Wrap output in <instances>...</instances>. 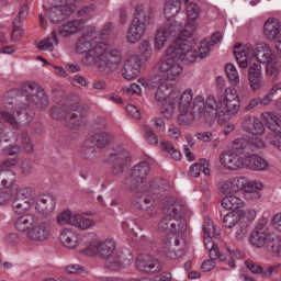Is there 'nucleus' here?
I'll use <instances>...</instances> for the list:
<instances>
[{
    "label": "nucleus",
    "instance_id": "5701e85b",
    "mask_svg": "<svg viewBox=\"0 0 281 281\" xmlns=\"http://www.w3.org/2000/svg\"><path fill=\"white\" fill-rule=\"evenodd\" d=\"M224 93V112L236 115V112L240 111V99H238L236 89L226 88Z\"/></svg>",
    "mask_w": 281,
    "mask_h": 281
},
{
    "label": "nucleus",
    "instance_id": "f704fd0d",
    "mask_svg": "<svg viewBox=\"0 0 281 281\" xmlns=\"http://www.w3.org/2000/svg\"><path fill=\"white\" fill-rule=\"evenodd\" d=\"M146 24H139L137 22H133L130 26L127 34H126V41L131 44L139 43L142 41V37L146 33Z\"/></svg>",
    "mask_w": 281,
    "mask_h": 281
},
{
    "label": "nucleus",
    "instance_id": "473e14b6",
    "mask_svg": "<svg viewBox=\"0 0 281 281\" xmlns=\"http://www.w3.org/2000/svg\"><path fill=\"white\" fill-rule=\"evenodd\" d=\"M95 34V27L90 26L87 30V33L80 37V40L77 43L76 52L77 54H89V49L93 47V44H91V36Z\"/></svg>",
    "mask_w": 281,
    "mask_h": 281
},
{
    "label": "nucleus",
    "instance_id": "bf43d9fd",
    "mask_svg": "<svg viewBox=\"0 0 281 281\" xmlns=\"http://www.w3.org/2000/svg\"><path fill=\"white\" fill-rule=\"evenodd\" d=\"M203 233L204 237L212 238V236H221V233H216V228L214 227V223L212 220H206L203 224Z\"/></svg>",
    "mask_w": 281,
    "mask_h": 281
},
{
    "label": "nucleus",
    "instance_id": "20e7f679",
    "mask_svg": "<svg viewBox=\"0 0 281 281\" xmlns=\"http://www.w3.org/2000/svg\"><path fill=\"white\" fill-rule=\"evenodd\" d=\"M233 54L241 69H247L249 59L259 64H267L276 58L271 46L267 43L256 44L255 47L251 44H236Z\"/></svg>",
    "mask_w": 281,
    "mask_h": 281
},
{
    "label": "nucleus",
    "instance_id": "b1692460",
    "mask_svg": "<svg viewBox=\"0 0 281 281\" xmlns=\"http://www.w3.org/2000/svg\"><path fill=\"white\" fill-rule=\"evenodd\" d=\"M16 166V159H9L0 162V177L5 188H10L16 181V173L12 171V168Z\"/></svg>",
    "mask_w": 281,
    "mask_h": 281
},
{
    "label": "nucleus",
    "instance_id": "338daca9",
    "mask_svg": "<svg viewBox=\"0 0 281 281\" xmlns=\"http://www.w3.org/2000/svg\"><path fill=\"white\" fill-rule=\"evenodd\" d=\"M138 49L142 56H145L147 59L153 56V48L150 47V42L148 41H143Z\"/></svg>",
    "mask_w": 281,
    "mask_h": 281
},
{
    "label": "nucleus",
    "instance_id": "f257e3e1",
    "mask_svg": "<svg viewBox=\"0 0 281 281\" xmlns=\"http://www.w3.org/2000/svg\"><path fill=\"white\" fill-rule=\"evenodd\" d=\"M23 91L25 94L18 95L15 99V109L21 124H30L34 119V112H27V109L34 104L40 111H45L49 106V99L45 90L34 81L27 82Z\"/></svg>",
    "mask_w": 281,
    "mask_h": 281
},
{
    "label": "nucleus",
    "instance_id": "9d476101",
    "mask_svg": "<svg viewBox=\"0 0 281 281\" xmlns=\"http://www.w3.org/2000/svg\"><path fill=\"white\" fill-rule=\"evenodd\" d=\"M165 54L166 56H176L180 63H194L199 58L196 50L192 49V43L186 38L176 40Z\"/></svg>",
    "mask_w": 281,
    "mask_h": 281
},
{
    "label": "nucleus",
    "instance_id": "69168bd1",
    "mask_svg": "<svg viewBox=\"0 0 281 281\" xmlns=\"http://www.w3.org/2000/svg\"><path fill=\"white\" fill-rule=\"evenodd\" d=\"M266 139L270 146L277 148L281 153V136L276 134H268Z\"/></svg>",
    "mask_w": 281,
    "mask_h": 281
},
{
    "label": "nucleus",
    "instance_id": "a19ab883",
    "mask_svg": "<svg viewBox=\"0 0 281 281\" xmlns=\"http://www.w3.org/2000/svg\"><path fill=\"white\" fill-rule=\"evenodd\" d=\"M148 172H150V165L148 164V161H142L136 166H134L131 175L132 177H134V179H140L142 181H149L148 179H146V177L148 176Z\"/></svg>",
    "mask_w": 281,
    "mask_h": 281
},
{
    "label": "nucleus",
    "instance_id": "5fc2aeb1",
    "mask_svg": "<svg viewBox=\"0 0 281 281\" xmlns=\"http://www.w3.org/2000/svg\"><path fill=\"white\" fill-rule=\"evenodd\" d=\"M22 25L23 20L15 18V20L13 21V32L11 36V41H13L14 43H16V41H21L23 36V29H21Z\"/></svg>",
    "mask_w": 281,
    "mask_h": 281
},
{
    "label": "nucleus",
    "instance_id": "37998d69",
    "mask_svg": "<svg viewBox=\"0 0 281 281\" xmlns=\"http://www.w3.org/2000/svg\"><path fill=\"white\" fill-rule=\"evenodd\" d=\"M55 207L56 202H54V199L43 198L37 202L35 210L40 212V214H52Z\"/></svg>",
    "mask_w": 281,
    "mask_h": 281
},
{
    "label": "nucleus",
    "instance_id": "9b49d317",
    "mask_svg": "<svg viewBox=\"0 0 281 281\" xmlns=\"http://www.w3.org/2000/svg\"><path fill=\"white\" fill-rule=\"evenodd\" d=\"M108 162L113 164L111 167V175L113 177H122L124 170L131 166V155L123 147H116L110 153Z\"/></svg>",
    "mask_w": 281,
    "mask_h": 281
},
{
    "label": "nucleus",
    "instance_id": "a878e982",
    "mask_svg": "<svg viewBox=\"0 0 281 281\" xmlns=\"http://www.w3.org/2000/svg\"><path fill=\"white\" fill-rule=\"evenodd\" d=\"M94 148H99L100 150H104V148H109L113 142H115V134L111 132L100 131L90 136L88 138Z\"/></svg>",
    "mask_w": 281,
    "mask_h": 281
},
{
    "label": "nucleus",
    "instance_id": "c9c22d12",
    "mask_svg": "<svg viewBox=\"0 0 281 281\" xmlns=\"http://www.w3.org/2000/svg\"><path fill=\"white\" fill-rule=\"evenodd\" d=\"M46 15L52 23H63L69 18V11L65 7H52L46 10Z\"/></svg>",
    "mask_w": 281,
    "mask_h": 281
},
{
    "label": "nucleus",
    "instance_id": "2eb2a0df",
    "mask_svg": "<svg viewBox=\"0 0 281 281\" xmlns=\"http://www.w3.org/2000/svg\"><path fill=\"white\" fill-rule=\"evenodd\" d=\"M12 210L14 214H18V216H21V214H25L32 210L31 188H22L18 190L13 199Z\"/></svg>",
    "mask_w": 281,
    "mask_h": 281
},
{
    "label": "nucleus",
    "instance_id": "423d86ee",
    "mask_svg": "<svg viewBox=\"0 0 281 281\" xmlns=\"http://www.w3.org/2000/svg\"><path fill=\"white\" fill-rule=\"evenodd\" d=\"M82 243L87 245L85 249L87 256H99V258H102L105 262H109L115 256L116 246L113 239L99 241L98 235L94 233H86L82 237Z\"/></svg>",
    "mask_w": 281,
    "mask_h": 281
},
{
    "label": "nucleus",
    "instance_id": "052dcab7",
    "mask_svg": "<svg viewBox=\"0 0 281 281\" xmlns=\"http://www.w3.org/2000/svg\"><path fill=\"white\" fill-rule=\"evenodd\" d=\"M186 12H187L188 19H190L191 21H194L199 19V13L201 12V10L199 9V5L194 3H189L187 5Z\"/></svg>",
    "mask_w": 281,
    "mask_h": 281
},
{
    "label": "nucleus",
    "instance_id": "0eeeda50",
    "mask_svg": "<svg viewBox=\"0 0 281 281\" xmlns=\"http://www.w3.org/2000/svg\"><path fill=\"white\" fill-rule=\"evenodd\" d=\"M53 120H66L72 126H79L82 120V108L78 101H66L57 103L50 110Z\"/></svg>",
    "mask_w": 281,
    "mask_h": 281
},
{
    "label": "nucleus",
    "instance_id": "a211bd4d",
    "mask_svg": "<svg viewBox=\"0 0 281 281\" xmlns=\"http://www.w3.org/2000/svg\"><path fill=\"white\" fill-rule=\"evenodd\" d=\"M52 236V223L49 221H43L40 224H35L29 233L26 238L32 243H47Z\"/></svg>",
    "mask_w": 281,
    "mask_h": 281
},
{
    "label": "nucleus",
    "instance_id": "2f4dec72",
    "mask_svg": "<svg viewBox=\"0 0 281 281\" xmlns=\"http://www.w3.org/2000/svg\"><path fill=\"white\" fill-rule=\"evenodd\" d=\"M82 25H85V20L68 21L58 27V34L64 38L74 36V34H78L82 30Z\"/></svg>",
    "mask_w": 281,
    "mask_h": 281
},
{
    "label": "nucleus",
    "instance_id": "864d4df0",
    "mask_svg": "<svg viewBox=\"0 0 281 281\" xmlns=\"http://www.w3.org/2000/svg\"><path fill=\"white\" fill-rule=\"evenodd\" d=\"M268 117L274 123V125H269L270 131H272L270 135H280L281 137V116L274 113H268Z\"/></svg>",
    "mask_w": 281,
    "mask_h": 281
},
{
    "label": "nucleus",
    "instance_id": "7c9ffc66",
    "mask_svg": "<svg viewBox=\"0 0 281 281\" xmlns=\"http://www.w3.org/2000/svg\"><path fill=\"white\" fill-rule=\"evenodd\" d=\"M241 126L246 133H251V135H265V124L256 116H246Z\"/></svg>",
    "mask_w": 281,
    "mask_h": 281
},
{
    "label": "nucleus",
    "instance_id": "4be33fe9",
    "mask_svg": "<svg viewBox=\"0 0 281 281\" xmlns=\"http://www.w3.org/2000/svg\"><path fill=\"white\" fill-rule=\"evenodd\" d=\"M131 203L136 207V210H140L149 217H153L157 214L155 210V200L153 198H142V195H133L131 198Z\"/></svg>",
    "mask_w": 281,
    "mask_h": 281
},
{
    "label": "nucleus",
    "instance_id": "603ef678",
    "mask_svg": "<svg viewBox=\"0 0 281 281\" xmlns=\"http://www.w3.org/2000/svg\"><path fill=\"white\" fill-rule=\"evenodd\" d=\"M76 217V214H72L71 211L66 210L61 212L57 217V225H71L74 226V218Z\"/></svg>",
    "mask_w": 281,
    "mask_h": 281
},
{
    "label": "nucleus",
    "instance_id": "774afa93",
    "mask_svg": "<svg viewBox=\"0 0 281 281\" xmlns=\"http://www.w3.org/2000/svg\"><path fill=\"white\" fill-rule=\"evenodd\" d=\"M144 131H145V137L149 144H159V138H157V135L155 134L153 128H150V126L145 125Z\"/></svg>",
    "mask_w": 281,
    "mask_h": 281
},
{
    "label": "nucleus",
    "instance_id": "0e129e2a",
    "mask_svg": "<svg viewBox=\"0 0 281 281\" xmlns=\"http://www.w3.org/2000/svg\"><path fill=\"white\" fill-rule=\"evenodd\" d=\"M247 146V142L243 138L235 139L233 143V149L232 153H235V155H243V150H245V147Z\"/></svg>",
    "mask_w": 281,
    "mask_h": 281
},
{
    "label": "nucleus",
    "instance_id": "dca6fc26",
    "mask_svg": "<svg viewBox=\"0 0 281 281\" xmlns=\"http://www.w3.org/2000/svg\"><path fill=\"white\" fill-rule=\"evenodd\" d=\"M138 82L149 91H151V89H157L155 93V100H157V102H165V100H168V87L165 86L166 81L161 79V75H154L149 79L138 80Z\"/></svg>",
    "mask_w": 281,
    "mask_h": 281
},
{
    "label": "nucleus",
    "instance_id": "e433bc0d",
    "mask_svg": "<svg viewBox=\"0 0 281 281\" xmlns=\"http://www.w3.org/2000/svg\"><path fill=\"white\" fill-rule=\"evenodd\" d=\"M59 238L64 247L68 249H76L78 247V234L69 228L63 229Z\"/></svg>",
    "mask_w": 281,
    "mask_h": 281
},
{
    "label": "nucleus",
    "instance_id": "de8ad7c7",
    "mask_svg": "<svg viewBox=\"0 0 281 281\" xmlns=\"http://www.w3.org/2000/svg\"><path fill=\"white\" fill-rule=\"evenodd\" d=\"M280 71H281V65L278 63V59L276 57L266 63V75L268 78H271L272 80H278L280 77Z\"/></svg>",
    "mask_w": 281,
    "mask_h": 281
},
{
    "label": "nucleus",
    "instance_id": "4468645a",
    "mask_svg": "<svg viewBox=\"0 0 281 281\" xmlns=\"http://www.w3.org/2000/svg\"><path fill=\"white\" fill-rule=\"evenodd\" d=\"M131 265H133V252L128 248L116 250L114 257L104 262L105 269L110 271H120L131 267Z\"/></svg>",
    "mask_w": 281,
    "mask_h": 281
},
{
    "label": "nucleus",
    "instance_id": "7ed1b4c3",
    "mask_svg": "<svg viewBox=\"0 0 281 281\" xmlns=\"http://www.w3.org/2000/svg\"><path fill=\"white\" fill-rule=\"evenodd\" d=\"M0 120L7 122L11 126H16V124H19L14 115L7 111L0 110ZM16 142L18 145L10 144V136H8V133L3 128V123L0 121V155H4L5 157H14L21 153V147L29 153V155L34 153V142H32V138L27 132H21L16 137Z\"/></svg>",
    "mask_w": 281,
    "mask_h": 281
},
{
    "label": "nucleus",
    "instance_id": "f8f14e48",
    "mask_svg": "<svg viewBox=\"0 0 281 281\" xmlns=\"http://www.w3.org/2000/svg\"><path fill=\"white\" fill-rule=\"evenodd\" d=\"M124 186L131 192L135 194H144V192H155L159 189V180H142L139 178L133 177V173H130V177L124 179Z\"/></svg>",
    "mask_w": 281,
    "mask_h": 281
},
{
    "label": "nucleus",
    "instance_id": "09e8293b",
    "mask_svg": "<svg viewBox=\"0 0 281 281\" xmlns=\"http://www.w3.org/2000/svg\"><path fill=\"white\" fill-rule=\"evenodd\" d=\"M98 155V151L95 150V146H93V143L91 140H86L81 148V157L82 159H86L87 161H91L92 159H95Z\"/></svg>",
    "mask_w": 281,
    "mask_h": 281
},
{
    "label": "nucleus",
    "instance_id": "ddd939ff",
    "mask_svg": "<svg viewBox=\"0 0 281 281\" xmlns=\"http://www.w3.org/2000/svg\"><path fill=\"white\" fill-rule=\"evenodd\" d=\"M203 117V97L196 95L193 99V104L191 110L187 109L184 111H179L178 124L180 126H190L195 120H201Z\"/></svg>",
    "mask_w": 281,
    "mask_h": 281
},
{
    "label": "nucleus",
    "instance_id": "3c124183",
    "mask_svg": "<svg viewBox=\"0 0 281 281\" xmlns=\"http://www.w3.org/2000/svg\"><path fill=\"white\" fill-rule=\"evenodd\" d=\"M248 78H260L262 77V65L254 59L248 58Z\"/></svg>",
    "mask_w": 281,
    "mask_h": 281
},
{
    "label": "nucleus",
    "instance_id": "ea45409f",
    "mask_svg": "<svg viewBox=\"0 0 281 281\" xmlns=\"http://www.w3.org/2000/svg\"><path fill=\"white\" fill-rule=\"evenodd\" d=\"M181 12L180 0H167L164 7V15L169 21L172 16H177Z\"/></svg>",
    "mask_w": 281,
    "mask_h": 281
},
{
    "label": "nucleus",
    "instance_id": "6e6d98bb",
    "mask_svg": "<svg viewBox=\"0 0 281 281\" xmlns=\"http://www.w3.org/2000/svg\"><path fill=\"white\" fill-rule=\"evenodd\" d=\"M226 75L232 85H238V82H240V76L238 75V70L233 64L226 65Z\"/></svg>",
    "mask_w": 281,
    "mask_h": 281
},
{
    "label": "nucleus",
    "instance_id": "f3484780",
    "mask_svg": "<svg viewBox=\"0 0 281 281\" xmlns=\"http://www.w3.org/2000/svg\"><path fill=\"white\" fill-rule=\"evenodd\" d=\"M136 269L140 273H145L147 276H155V273H159L164 271V265L157 258L149 255H140L136 259Z\"/></svg>",
    "mask_w": 281,
    "mask_h": 281
},
{
    "label": "nucleus",
    "instance_id": "c03bdc74",
    "mask_svg": "<svg viewBox=\"0 0 281 281\" xmlns=\"http://www.w3.org/2000/svg\"><path fill=\"white\" fill-rule=\"evenodd\" d=\"M58 45V35L53 31L50 36L40 42L37 49L41 52H54V46Z\"/></svg>",
    "mask_w": 281,
    "mask_h": 281
},
{
    "label": "nucleus",
    "instance_id": "e2e57ef3",
    "mask_svg": "<svg viewBox=\"0 0 281 281\" xmlns=\"http://www.w3.org/2000/svg\"><path fill=\"white\" fill-rule=\"evenodd\" d=\"M212 46L209 45L207 40H204L200 43L198 48V58H207V55L210 54V48Z\"/></svg>",
    "mask_w": 281,
    "mask_h": 281
},
{
    "label": "nucleus",
    "instance_id": "8fccbe9b",
    "mask_svg": "<svg viewBox=\"0 0 281 281\" xmlns=\"http://www.w3.org/2000/svg\"><path fill=\"white\" fill-rule=\"evenodd\" d=\"M240 222V215L236 212H228L223 218L222 223L226 229H232Z\"/></svg>",
    "mask_w": 281,
    "mask_h": 281
},
{
    "label": "nucleus",
    "instance_id": "6e6552de",
    "mask_svg": "<svg viewBox=\"0 0 281 281\" xmlns=\"http://www.w3.org/2000/svg\"><path fill=\"white\" fill-rule=\"evenodd\" d=\"M196 30L194 22H189L184 29L181 22H172L169 25H165L160 27L156 34L155 38V48L161 49L164 47L166 41L170 38V36H177L180 32H182L183 36H192Z\"/></svg>",
    "mask_w": 281,
    "mask_h": 281
},
{
    "label": "nucleus",
    "instance_id": "6ab92c4d",
    "mask_svg": "<svg viewBox=\"0 0 281 281\" xmlns=\"http://www.w3.org/2000/svg\"><path fill=\"white\" fill-rule=\"evenodd\" d=\"M165 247L167 250V256L171 260H177L183 256V247H186V241L179 235L172 234L165 240Z\"/></svg>",
    "mask_w": 281,
    "mask_h": 281
},
{
    "label": "nucleus",
    "instance_id": "680f3d73",
    "mask_svg": "<svg viewBox=\"0 0 281 281\" xmlns=\"http://www.w3.org/2000/svg\"><path fill=\"white\" fill-rule=\"evenodd\" d=\"M64 271L70 274L87 273V268L78 263H70L64 268Z\"/></svg>",
    "mask_w": 281,
    "mask_h": 281
},
{
    "label": "nucleus",
    "instance_id": "13d9d810",
    "mask_svg": "<svg viewBox=\"0 0 281 281\" xmlns=\"http://www.w3.org/2000/svg\"><path fill=\"white\" fill-rule=\"evenodd\" d=\"M161 146L162 149L172 157V159H175L176 161L181 160V153L175 148V145L169 142H164L161 143Z\"/></svg>",
    "mask_w": 281,
    "mask_h": 281
},
{
    "label": "nucleus",
    "instance_id": "c85d7f7f",
    "mask_svg": "<svg viewBox=\"0 0 281 281\" xmlns=\"http://www.w3.org/2000/svg\"><path fill=\"white\" fill-rule=\"evenodd\" d=\"M246 179L244 177H233L224 180L221 184L223 194H236L245 188Z\"/></svg>",
    "mask_w": 281,
    "mask_h": 281
},
{
    "label": "nucleus",
    "instance_id": "cd10ccee",
    "mask_svg": "<svg viewBox=\"0 0 281 281\" xmlns=\"http://www.w3.org/2000/svg\"><path fill=\"white\" fill-rule=\"evenodd\" d=\"M220 161L228 170H240L243 168V159L232 150L223 151L220 156Z\"/></svg>",
    "mask_w": 281,
    "mask_h": 281
},
{
    "label": "nucleus",
    "instance_id": "a18cd8bd",
    "mask_svg": "<svg viewBox=\"0 0 281 281\" xmlns=\"http://www.w3.org/2000/svg\"><path fill=\"white\" fill-rule=\"evenodd\" d=\"M243 205V199L236 195L229 194L222 200V207H224V210H240Z\"/></svg>",
    "mask_w": 281,
    "mask_h": 281
},
{
    "label": "nucleus",
    "instance_id": "f03ea898",
    "mask_svg": "<svg viewBox=\"0 0 281 281\" xmlns=\"http://www.w3.org/2000/svg\"><path fill=\"white\" fill-rule=\"evenodd\" d=\"M83 65L87 67H93L105 76H110L113 71H116L122 64V52L117 48L109 47V44L99 42L94 46H91L89 53L82 58Z\"/></svg>",
    "mask_w": 281,
    "mask_h": 281
},
{
    "label": "nucleus",
    "instance_id": "49530a36",
    "mask_svg": "<svg viewBox=\"0 0 281 281\" xmlns=\"http://www.w3.org/2000/svg\"><path fill=\"white\" fill-rule=\"evenodd\" d=\"M192 102H194L192 89L184 90L179 97L178 110L186 111L190 109V106H192Z\"/></svg>",
    "mask_w": 281,
    "mask_h": 281
},
{
    "label": "nucleus",
    "instance_id": "39448f33",
    "mask_svg": "<svg viewBox=\"0 0 281 281\" xmlns=\"http://www.w3.org/2000/svg\"><path fill=\"white\" fill-rule=\"evenodd\" d=\"M160 232H171V234H183L188 229V223L183 217V205L173 203L162 210V218L158 224Z\"/></svg>",
    "mask_w": 281,
    "mask_h": 281
},
{
    "label": "nucleus",
    "instance_id": "58836bf2",
    "mask_svg": "<svg viewBox=\"0 0 281 281\" xmlns=\"http://www.w3.org/2000/svg\"><path fill=\"white\" fill-rule=\"evenodd\" d=\"M246 166L247 168H249V170H256V171H262L269 168V164L267 162V160L256 155L249 156L246 159Z\"/></svg>",
    "mask_w": 281,
    "mask_h": 281
},
{
    "label": "nucleus",
    "instance_id": "1a4fd4ad",
    "mask_svg": "<svg viewBox=\"0 0 281 281\" xmlns=\"http://www.w3.org/2000/svg\"><path fill=\"white\" fill-rule=\"evenodd\" d=\"M156 69L161 76L164 82H175L183 74V65L177 58V56H168L165 59H160L156 64Z\"/></svg>",
    "mask_w": 281,
    "mask_h": 281
},
{
    "label": "nucleus",
    "instance_id": "c756f323",
    "mask_svg": "<svg viewBox=\"0 0 281 281\" xmlns=\"http://www.w3.org/2000/svg\"><path fill=\"white\" fill-rule=\"evenodd\" d=\"M153 21V9L148 5L136 4L134 8V23L150 25Z\"/></svg>",
    "mask_w": 281,
    "mask_h": 281
},
{
    "label": "nucleus",
    "instance_id": "bb28decb",
    "mask_svg": "<svg viewBox=\"0 0 281 281\" xmlns=\"http://www.w3.org/2000/svg\"><path fill=\"white\" fill-rule=\"evenodd\" d=\"M202 109V119L210 124L211 122H214L216 120V115H218V101H216V97L210 95L206 101L203 98Z\"/></svg>",
    "mask_w": 281,
    "mask_h": 281
},
{
    "label": "nucleus",
    "instance_id": "4d7b16f0",
    "mask_svg": "<svg viewBox=\"0 0 281 281\" xmlns=\"http://www.w3.org/2000/svg\"><path fill=\"white\" fill-rule=\"evenodd\" d=\"M93 10H95V4L83 5L79 9L78 16H81V20L87 23V21L93 16Z\"/></svg>",
    "mask_w": 281,
    "mask_h": 281
},
{
    "label": "nucleus",
    "instance_id": "72a5a7b5",
    "mask_svg": "<svg viewBox=\"0 0 281 281\" xmlns=\"http://www.w3.org/2000/svg\"><path fill=\"white\" fill-rule=\"evenodd\" d=\"M281 24L278 19L270 18L265 23L263 34L268 41H273L280 36Z\"/></svg>",
    "mask_w": 281,
    "mask_h": 281
},
{
    "label": "nucleus",
    "instance_id": "79ce46f5",
    "mask_svg": "<svg viewBox=\"0 0 281 281\" xmlns=\"http://www.w3.org/2000/svg\"><path fill=\"white\" fill-rule=\"evenodd\" d=\"M95 225V221L89 217H85L80 214H75L72 227H76L77 229H81L82 232L87 229H91Z\"/></svg>",
    "mask_w": 281,
    "mask_h": 281
},
{
    "label": "nucleus",
    "instance_id": "393cba45",
    "mask_svg": "<svg viewBox=\"0 0 281 281\" xmlns=\"http://www.w3.org/2000/svg\"><path fill=\"white\" fill-rule=\"evenodd\" d=\"M36 223H38L36 214L26 213L14 220V228L22 234H29Z\"/></svg>",
    "mask_w": 281,
    "mask_h": 281
},
{
    "label": "nucleus",
    "instance_id": "4c0bfd02",
    "mask_svg": "<svg viewBox=\"0 0 281 281\" xmlns=\"http://www.w3.org/2000/svg\"><path fill=\"white\" fill-rule=\"evenodd\" d=\"M266 250L268 254H271V256L281 258V237L272 233V235L268 237Z\"/></svg>",
    "mask_w": 281,
    "mask_h": 281
},
{
    "label": "nucleus",
    "instance_id": "aec40b11",
    "mask_svg": "<svg viewBox=\"0 0 281 281\" xmlns=\"http://www.w3.org/2000/svg\"><path fill=\"white\" fill-rule=\"evenodd\" d=\"M140 69H142V58H139V55H131L124 61V67L122 72L123 78H125V80H135V78L139 76Z\"/></svg>",
    "mask_w": 281,
    "mask_h": 281
},
{
    "label": "nucleus",
    "instance_id": "412c9836",
    "mask_svg": "<svg viewBox=\"0 0 281 281\" xmlns=\"http://www.w3.org/2000/svg\"><path fill=\"white\" fill-rule=\"evenodd\" d=\"M273 233L267 231L265 225H258L252 231L249 241L252 247L262 248L266 249L267 245L269 243V236H272Z\"/></svg>",
    "mask_w": 281,
    "mask_h": 281
}]
</instances>
